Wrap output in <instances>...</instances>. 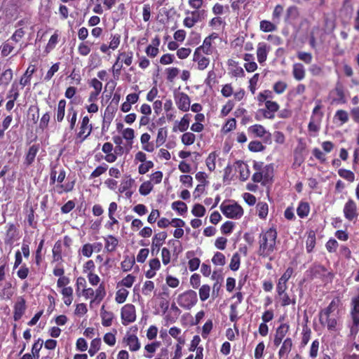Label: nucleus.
I'll return each mask as SVG.
<instances>
[{"instance_id": "nucleus-1", "label": "nucleus", "mask_w": 359, "mask_h": 359, "mask_svg": "<svg viewBox=\"0 0 359 359\" xmlns=\"http://www.w3.org/2000/svg\"><path fill=\"white\" fill-rule=\"evenodd\" d=\"M278 233L274 227L269 228L265 231H262L259 236V248L257 253L259 256L269 259L271 260L270 256L276 250V240Z\"/></svg>"}, {"instance_id": "nucleus-2", "label": "nucleus", "mask_w": 359, "mask_h": 359, "mask_svg": "<svg viewBox=\"0 0 359 359\" xmlns=\"http://www.w3.org/2000/svg\"><path fill=\"white\" fill-rule=\"evenodd\" d=\"M322 108L321 101L320 100H317L308 124V131L313 137L318 133L321 128V123L324 115L321 111Z\"/></svg>"}, {"instance_id": "nucleus-3", "label": "nucleus", "mask_w": 359, "mask_h": 359, "mask_svg": "<svg viewBox=\"0 0 359 359\" xmlns=\"http://www.w3.org/2000/svg\"><path fill=\"white\" fill-rule=\"evenodd\" d=\"M219 208L223 215L230 219H240L244 213L243 208L236 202L231 203L223 202Z\"/></svg>"}, {"instance_id": "nucleus-4", "label": "nucleus", "mask_w": 359, "mask_h": 359, "mask_svg": "<svg viewBox=\"0 0 359 359\" xmlns=\"http://www.w3.org/2000/svg\"><path fill=\"white\" fill-rule=\"evenodd\" d=\"M198 302L197 294L194 290H189L179 294L177 303L183 309L189 310Z\"/></svg>"}, {"instance_id": "nucleus-5", "label": "nucleus", "mask_w": 359, "mask_h": 359, "mask_svg": "<svg viewBox=\"0 0 359 359\" xmlns=\"http://www.w3.org/2000/svg\"><path fill=\"white\" fill-rule=\"evenodd\" d=\"M358 294L351 299V316L353 325L351 327V333H356L359 327V287L357 289Z\"/></svg>"}, {"instance_id": "nucleus-6", "label": "nucleus", "mask_w": 359, "mask_h": 359, "mask_svg": "<svg viewBox=\"0 0 359 359\" xmlns=\"http://www.w3.org/2000/svg\"><path fill=\"white\" fill-rule=\"evenodd\" d=\"M136 309L132 304H125L121 309V323L126 326L136 320Z\"/></svg>"}, {"instance_id": "nucleus-7", "label": "nucleus", "mask_w": 359, "mask_h": 359, "mask_svg": "<svg viewBox=\"0 0 359 359\" xmlns=\"http://www.w3.org/2000/svg\"><path fill=\"white\" fill-rule=\"evenodd\" d=\"M290 327V325L287 323H283L276 327L273 340V344L275 347L280 346L281 342L289 333Z\"/></svg>"}, {"instance_id": "nucleus-8", "label": "nucleus", "mask_w": 359, "mask_h": 359, "mask_svg": "<svg viewBox=\"0 0 359 359\" xmlns=\"http://www.w3.org/2000/svg\"><path fill=\"white\" fill-rule=\"evenodd\" d=\"M175 101L177 108L180 111L187 112L189 110L191 107V100L187 93L180 92L175 95Z\"/></svg>"}, {"instance_id": "nucleus-9", "label": "nucleus", "mask_w": 359, "mask_h": 359, "mask_svg": "<svg viewBox=\"0 0 359 359\" xmlns=\"http://www.w3.org/2000/svg\"><path fill=\"white\" fill-rule=\"evenodd\" d=\"M309 272L310 273L311 278H323L327 276H330V278L333 277V274L331 272H329L325 266L320 264H313L310 267Z\"/></svg>"}, {"instance_id": "nucleus-10", "label": "nucleus", "mask_w": 359, "mask_h": 359, "mask_svg": "<svg viewBox=\"0 0 359 359\" xmlns=\"http://www.w3.org/2000/svg\"><path fill=\"white\" fill-rule=\"evenodd\" d=\"M219 38V34L212 32L208 36L205 37L203 40V44L197 47L195 50L203 53L205 55H210L213 53V47L212 46V41Z\"/></svg>"}, {"instance_id": "nucleus-11", "label": "nucleus", "mask_w": 359, "mask_h": 359, "mask_svg": "<svg viewBox=\"0 0 359 359\" xmlns=\"http://www.w3.org/2000/svg\"><path fill=\"white\" fill-rule=\"evenodd\" d=\"M343 212L345 218L348 221H352L358 216L357 205L351 198H349L345 203Z\"/></svg>"}, {"instance_id": "nucleus-12", "label": "nucleus", "mask_w": 359, "mask_h": 359, "mask_svg": "<svg viewBox=\"0 0 359 359\" xmlns=\"http://www.w3.org/2000/svg\"><path fill=\"white\" fill-rule=\"evenodd\" d=\"M319 322L323 326H326L330 332L337 330L338 318L336 315L320 316Z\"/></svg>"}, {"instance_id": "nucleus-13", "label": "nucleus", "mask_w": 359, "mask_h": 359, "mask_svg": "<svg viewBox=\"0 0 359 359\" xmlns=\"http://www.w3.org/2000/svg\"><path fill=\"white\" fill-rule=\"evenodd\" d=\"M265 109H261V112L265 118L273 119L275 118V113L277 112L280 108L278 102L272 100L265 102Z\"/></svg>"}, {"instance_id": "nucleus-14", "label": "nucleus", "mask_w": 359, "mask_h": 359, "mask_svg": "<svg viewBox=\"0 0 359 359\" xmlns=\"http://www.w3.org/2000/svg\"><path fill=\"white\" fill-rule=\"evenodd\" d=\"M199 50H195L193 55V61L197 64V69L200 71L205 70L209 65L210 60L208 57Z\"/></svg>"}, {"instance_id": "nucleus-15", "label": "nucleus", "mask_w": 359, "mask_h": 359, "mask_svg": "<svg viewBox=\"0 0 359 359\" xmlns=\"http://www.w3.org/2000/svg\"><path fill=\"white\" fill-rule=\"evenodd\" d=\"M18 231L15 225L13 223H8L6 226L4 243L6 245H12L18 239Z\"/></svg>"}, {"instance_id": "nucleus-16", "label": "nucleus", "mask_w": 359, "mask_h": 359, "mask_svg": "<svg viewBox=\"0 0 359 359\" xmlns=\"http://www.w3.org/2000/svg\"><path fill=\"white\" fill-rule=\"evenodd\" d=\"M100 94V93L93 90L89 93L88 102H89L90 104L86 105L85 107L88 113L95 114L98 111L99 107L96 102L99 99Z\"/></svg>"}, {"instance_id": "nucleus-17", "label": "nucleus", "mask_w": 359, "mask_h": 359, "mask_svg": "<svg viewBox=\"0 0 359 359\" xmlns=\"http://www.w3.org/2000/svg\"><path fill=\"white\" fill-rule=\"evenodd\" d=\"M280 348L278 351V355L280 358H287L293 347V341L292 338L286 337L280 344Z\"/></svg>"}, {"instance_id": "nucleus-18", "label": "nucleus", "mask_w": 359, "mask_h": 359, "mask_svg": "<svg viewBox=\"0 0 359 359\" xmlns=\"http://www.w3.org/2000/svg\"><path fill=\"white\" fill-rule=\"evenodd\" d=\"M39 149L40 146L39 144H35L29 147L28 151L25 154V157L23 163L26 167L30 166L34 162L35 158L39 151Z\"/></svg>"}, {"instance_id": "nucleus-19", "label": "nucleus", "mask_w": 359, "mask_h": 359, "mask_svg": "<svg viewBox=\"0 0 359 359\" xmlns=\"http://www.w3.org/2000/svg\"><path fill=\"white\" fill-rule=\"evenodd\" d=\"M294 273V269L292 267H288L285 271L283 273V274L281 276V277L279 278L277 286H276V290H279L280 292H283V291H286L287 286V282L288 280L291 278L292 275Z\"/></svg>"}, {"instance_id": "nucleus-20", "label": "nucleus", "mask_w": 359, "mask_h": 359, "mask_svg": "<svg viewBox=\"0 0 359 359\" xmlns=\"http://www.w3.org/2000/svg\"><path fill=\"white\" fill-rule=\"evenodd\" d=\"M269 51L270 46L265 42H259L257 44V58L259 64H263L266 62Z\"/></svg>"}, {"instance_id": "nucleus-21", "label": "nucleus", "mask_w": 359, "mask_h": 359, "mask_svg": "<svg viewBox=\"0 0 359 359\" xmlns=\"http://www.w3.org/2000/svg\"><path fill=\"white\" fill-rule=\"evenodd\" d=\"M26 310V302L24 298L20 297L14 305L13 318L19 320Z\"/></svg>"}, {"instance_id": "nucleus-22", "label": "nucleus", "mask_w": 359, "mask_h": 359, "mask_svg": "<svg viewBox=\"0 0 359 359\" xmlns=\"http://www.w3.org/2000/svg\"><path fill=\"white\" fill-rule=\"evenodd\" d=\"M104 307V305H102L100 309L102 325L104 327H109L112 325L113 320L114 318V314L111 311L105 310Z\"/></svg>"}, {"instance_id": "nucleus-23", "label": "nucleus", "mask_w": 359, "mask_h": 359, "mask_svg": "<svg viewBox=\"0 0 359 359\" xmlns=\"http://www.w3.org/2000/svg\"><path fill=\"white\" fill-rule=\"evenodd\" d=\"M123 341L128 346L130 351H137L140 348L138 337L135 334H128L123 338Z\"/></svg>"}, {"instance_id": "nucleus-24", "label": "nucleus", "mask_w": 359, "mask_h": 359, "mask_svg": "<svg viewBox=\"0 0 359 359\" xmlns=\"http://www.w3.org/2000/svg\"><path fill=\"white\" fill-rule=\"evenodd\" d=\"M113 149V144L111 142H105L102 145V151L106 154L104 158L108 163H114L117 158L116 155L111 152Z\"/></svg>"}, {"instance_id": "nucleus-25", "label": "nucleus", "mask_w": 359, "mask_h": 359, "mask_svg": "<svg viewBox=\"0 0 359 359\" xmlns=\"http://www.w3.org/2000/svg\"><path fill=\"white\" fill-rule=\"evenodd\" d=\"M67 101L65 99L59 100L55 115V121L57 123H62L65 116V109Z\"/></svg>"}, {"instance_id": "nucleus-26", "label": "nucleus", "mask_w": 359, "mask_h": 359, "mask_svg": "<svg viewBox=\"0 0 359 359\" xmlns=\"http://www.w3.org/2000/svg\"><path fill=\"white\" fill-rule=\"evenodd\" d=\"M150 140L151 135L147 133H143L140 137L142 149L147 152H153L155 149L154 143L150 142Z\"/></svg>"}, {"instance_id": "nucleus-27", "label": "nucleus", "mask_w": 359, "mask_h": 359, "mask_svg": "<svg viewBox=\"0 0 359 359\" xmlns=\"http://www.w3.org/2000/svg\"><path fill=\"white\" fill-rule=\"evenodd\" d=\"M339 304H340L339 298V297L334 298L326 308H325L324 309L321 310L319 312V316H320L334 315L333 312L338 309Z\"/></svg>"}, {"instance_id": "nucleus-28", "label": "nucleus", "mask_w": 359, "mask_h": 359, "mask_svg": "<svg viewBox=\"0 0 359 359\" xmlns=\"http://www.w3.org/2000/svg\"><path fill=\"white\" fill-rule=\"evenodd\" d=\"M93 130V127L85 126L84 125H80L79 128V132L76 134V142H83L90 135Z\"/></svg>"}, {"instance_id": "nucleus-29", "label": "nucleus", "mask_w": 359, "mask_h": 359, "mask_svg": "<svg viewBox=\"0 0 359 359\" xmlns=\"http://www.w3.org/2000/svg\"><path fill=\"white\" fill-rule=\"evenodd\" d=\"M104 250L107 252H112L116 250L118 245V240L112 235H108L104 238Z\"/></svg>"}, {"instance_id": "nucleus-30", "label": "nucleus", "mask_w": 359, "mask_h": 359, "mask_svg": "<svg viewBox=\"0 0 359 359\" xmlns=\"http://www.w3.org/2000/svg\"><path fill=\"white\" fill-rule=\"evenodd\" d=\"M149 269L145 272V276L147 278H152L156 276V271L161 268V262L158 258H154L149 260Z\"/></svg>"}, {"instance_id": "nucleus-31", "label": "nucleus", "mask_w": 359, "mask_h": 359, "mask_svg": "<svg viewBox=\"0 0 359 359\" xmlns=\"http://www.w3.org/2000/svg\"><path fill=\"white\" fill-rule=\"evenodd\" d=\"M292 76L297 81H302L305 78L306 71L302 63H294L292 65Z\"/></svg>"}, {"instance_id": "nucleus-32", "label": "nucleus", "mask_w": 359, "mask_h": 359, "mask_svg": "<svg viewBox=\"0 0 359 359\" xmlns=\"http://www.w3.org/2000/svg\"><path fill=\"white\" fill-rule=\"evenodd\" d=\"M94 298L91 299L90 304L93 302H97L99 304L104 299L107 294L104 284L103 283H100L98 287L94 290Z\"/></svg>"}, {"instance_id": "nucleus-33", "label": "nucleus", "mask_w": 359, "mask_h": 359, "mask_svg": "<svg viewBox=\"0 0 359 359\" xmlns=\"http://www.w3.org/2000/svg\"><path fill=\"white\" fill-rule=\"evenodd\" d=\"M168 137V130L166 127L160 128L158 130L157 136L155 141V148L160 147L166 141Z\"/></svg>"}, {"instance_id": "nucleus-34", "label": "nucleus", "mask_w": 359, "mask_h": 359, "mask_svg": "<svg viewBox=\"0 0 359 359\" xmlns=\"http://www.w3.org/2000/svg\"><path fill=\"white\" fill-rule=\"evenodd\" d=\"M67 121L69 124V129L74 130L77 121V111L73 106L69 107L67 109Z\"/></svg>"}, {"instance_id": "nucleus-35", "label": "nucleus", "mask_w": 359, "mask_h": 359, "mask_svg": "<svg viewBox=\"0 0 359 359\" xmlns=\"http://www.w3.org/2000/svg\"><path fill=\"white\" fill-rule=\"evenodd\" d=\"M59 37H60L59 31L55 30L54 34L49 39L48 42L45 48V52L46 53H50L51 50H53L56 47V45L59 42Z\"/></svg>"}, {"instance_id": "nucleus-36", "label": "nucleus", "mask_w": 359, "mask_h": 359, "mask_svg": "<svg viewBox=\"0 0 359 359\" xmlns=\"http://www.w3.org/2000/svg\"><path fill=\"white\" fill-rule=\"evenodd\" d=\"M277 23L266 20H262L259 22V29L264 32H273L277 30Z\"/></svg>"}, {"instance_id": "nucleus-37", "label": "nucleus", "mask_w": 359, "mask_h": 359, "mask_svg": "<svg viewBox=\"0 0 359 359\" xmlns=\"http://www.w3.org/2000/svg\"><path fill=\"white\" fill-rule=\"evenodd\" d=\"M310 212V206L309 203L300 201L297 208V214L300 218L306 217Z\"/></svg>"}, {"instance_id": "nucleus-38", "label": "nucleus", "mask_w": 359, "mask_h": 359, "mask_svg": "<svg viewBox=\"0 0 359 359\" xmlns=\"http://www.w3.org/2000/svg\"><path fill=\"white\" fill-rule=\"evenodd\" d=\"M116 57L119 58L121 62L124 63L127 66H130L133 63V53L132 51L119 52Z\"/></svg>"}, {"instance_id": "nucleus-39", "label": "nucleus", "mask_w": 359, "mask_h": 359, "mask_svg": "<svg viewBox=\"0 0 359 359\" xmlns=\"http://www.w3.org/2000/svg\"><path fill=\"white\" fill-rule=\"evenodd\" d=\"M52 252L53 259L54 262H59L62 260V244L60 241H57L55 242Z\"/></svg>"}, {"instance_id": "nucleus-40", "label": "nucleus", "mask_w": 359, "mask_h": 359, "mask_svg": "<svg viewBox=\"0 0 359 359\" xmlns=\"http://www.w3.org/2000/svg\"><path fill=\"white\" fill-rule=\"evenodd\" d=\"M249 133L253 134L255 137H264L266 134L264 127L260 124H255L248 128Z\"/></svg>"}, {"instance_id": "nucleus-41", "label": "nucleus", "mask_w": 359, "mask_h": 359, "mask_svg": "<svg viewBox=\"0 0 359 359\" xmlns=\"http://www.w3.org/2000/svg\"><path fill=\"white\" fill-rule=\"evenodd\" d=\"M34 65H29L27 69L24 76L21 78L20 83L24 87L30 82L32 74L35 72Z\"/></svg>"}, {"instance_id": "nucleus-42", "label": "nucleus", "mask_w": 359, "mask_h": 359, "mask_svg": "<svg viewBox=\"0 0 359 359\" xmlns=\"http://www.w3.org/2000/svg\"><path fill=\"white\" fill-rule=\"evenodd\" d=\"M316 233L313 231H310L308 233L306 241V248L307 252L310 253L313 251L316 246Z\"/></svg>"}, {"instance_id": "nucleus-43", "label": "nucleus", "mask_w": 359, "mask_h": 359, "mask_svg": "<svg viewBox=\"0 0 359 359\" xmlns=\"http://www.w3.org/2000/svg\"><path fill=\"white\" fill-rule=\"evenodd\" d=\"M135 263V259L134 257L125 256L123 262L121 263V269L124 272L129 271L132 269Z\"/></svg>"}, {"instance_id": "nucleus-44", "label": "nucleus", "mask_w": 359, "mask_h": 359, "mask_svg": "<svg viewBox=\"0 0 359 359\" xmlns=\"http://www.w3.org/2000/svg\"><path fill=\"white\" fill-rule=\"evenodd\" d=\"M311 330L307 325L303 327L302 332V339L300 342L301 347H305L311 339Z\"/></svg>"}, {"instance_id": "nucleus-45", "label": "nucleus", "mask_w": 359, "mask_h": 359, "mask_svg": "<svg viewBox=\"0 0 359 359\" xmlns=\"http://www.w3.org/2000/svg\"><path fill=\"white\" fill-rule=\"evenodd\" d=\"M278 296L280 298L281 300V306H287L290 304L294 305L296 304L295 299H291L287 293H286L285 291H283V292H280L279 290H276Z\"/></svg>"}, {"instance_id": "nucleus-46", "label": "nucleus", "mask_w": 359, "mask_h": 359, "mask_svg": "<svg viewBox=\"0 0 359 359\" xmlns=\"http://www.w3.org/2000/svg\"><path fill=\"white\" fill-rule=\"evenodd\" d=\"M334 119L337 120L340 122V125L342 126L347 123L349 120L348 114L346 110L338 109L334 116Z\"/></svg>"}, {"instance_id": "nucleus-47", "label": "nucleus", "mask_w": 359, "mask_h": 359, "mask_svg": "<svg viewBox=\"0 0 359 359\" xmlns=\"http://www.w3.org/2000/svg\"><path fill=\"white\" fill-rule=\"evenodd\" d=\"M167 238V233L161 231L156 233L152 238V243L156 247H161Z\"/></svg>"}, {"instance_id": "nucleus-48", "label": "nucleus", "mask_w": 359, "mask_h": 359, "mask_svg": "<svg viewBox=\"0 0 359 359\" xmlns=\"http://www.w3.org/2000/svg\"><path fill=\"white\" fill-rule=\"evenodd\" d=\"M191 116L190 114H185L181 118L177 126V128L180 132H185L189 128Z\"/></svg>"}, {"instance_id": "nucleus-49", "label": "nucleus", "mask_w": 359, "mask_h": 359, "mask_svg": "<svg viewBox=\"0 0 359 359\" xmlns=\"http://www.w3.org/2000/svg\"><path fill=\"white\" fill-rule=\"evenodd\" d=\"M257 210L258 211V216L261 219H265L268 215L269 206L265 202H259L257 204Z\"/></svg>"}, {"instance_id": "nucleus-50", "label": "nucleus", "mask_w": 359, "mask_h": 359, "mask_svg": "<svg viewBox=\"0 0 359 359\" xmlns=\"http://www.w3.org/2000/svg\"><path fill=\"white\" fill-rule=\"evenodd\" d=\"M129 292L125 288H120L116 292L115 300L118 304H122L126 302Z\"/></svg>"}, {"instance_id": "nucleus-51", "label": "nucleus", "mask_w": 359, "mask_h": 359, "mask_svg": "<svg viewBox=\"0 0 359 359\" xmlns=\"http://www.w3.org/2000/svg\"><path fill=\"white\" fill-rule=\"evenodd\" d=\"M172 208L182 215L187 212V206L185 203L181 201H177L172 203Z\"/></svg>"}, {"instance_id": "nucleus-52", "label": "nucleus", "mask_w": 359, "mask_h": 359, "mask_svg": "<svg viewBox=\"0 0 359 359\" xmlns=\"http://www.w3.org/2000/svg\"><path fill=\"white\" fill-rule=\"evenodd\" d=\"M338 175L349 182H353L355 180V174L351 170L341 168L338 170Z\"/></svg>"}, {"instance_id": "nucleus-53", "label": "nucleus", "mask_w": 359, "mask_h": 359, "mask_svg": "<svg viewBox=\"0 0 359 359\" xmlns=\"http://www.w3.org/2000/svg\"><path fill=\"white\" fill-rule=\"evenodd\" d=\"M101 346V339L100 338L93 339L90 342V346L88 350V353L90 356L95 354L100 350Z\"/></svg>"}, {"instance_id": "nucleus-54", "label": "nucleus", "mask_w": 359, "mask_h": 359, "mask_svg": "<svg viewBox=\"0 0 359 359\" xmlns=\"http://www.w3.org/2000/svg\"><path fill=\"white\" fill-rule=\"evenodd\" d=\"M284 8L282 5L278 4L275 6L272 13V20L274 22L278 24L280 22V17L283 13Z\"/></svg>"}, {"instance_id": "nucleus-55", "label": "nucleus", "mask_w": 359, "mask_h": 359, "mask_svg": "<svg viewBox=\"0 0 359 359\" xmlns=\"http://www.w3.org/2000/svg\"><path fill=\"white\" fill-rule=\"evenodd\" d=\"M200 299L202 302L206 301L210 297V287L208 285H203L198 291Z\"/></svg>"}, {"instance_id": "nucleus-56", "label": "nucleus", "mask_w": 359, "mask_h": 359, "mask_svg": "<svg viewBox=\"0 0 359 359\" xmlns=\"http://www.w3.org/2000/svg\"><path fill=\"white\" fill-rule=\"evenodd\" d=\"M241 264V257L238 252L233 255L231 262L229 264V268L231 270L236 271L238 270Z\"/></svg>"}, {"instance_id": "nucleus-57", "label": "nucleus", "mask_w": 359, "mask_h": 359, "mask_svg": "<svg viewBox=\"0 0 359 359\" xmlns=\"http://www.w3.org/2000/svg\"><path fill=\"white\" fill-rule=\"evenodd\" d=\"M181 140L184 145L189 146L194 143L196 135L191 132H187L182 135Z\"/></svg>"}, {"instance_id": "nucleus-58", "label": "nucleus", "mask_w": 359, "mask_h": 359, "mask_svg": "<svg viewBox=\"0 0 359 359\" xmlns=\"http://www.w3.org/2000/svg\"><path fill=\"white\" fill-rule=\"evenodd\" d=\"M213 328V323L211 319L208 320L203 325L201 336L203 339H207Z\"/></svg>"}, {"instance_id": "nucleus-59", "label": "nucleus", "mask_w": 359, "mask_h": 359, "mask_svg": "<svg viewBox=\"0 0 359 359\" xmlns=\"http://www.w3.org/2000/svg\"><path fill=\"white\" fill-rule=\"evenodd\" d=\"M216 157L217 154L215 152H211L205 160L206 165L210 171L215 170L216 168Z\"/></svg>"}, {"instance_id": "nucleus-60", "label": "nucleus", "mask_w": 359, "mask_h": 359, "mask_svg": "<svg viewBox=\"0 0 359 359\" xmlns=\"http://www.w3.org/2000/svg\"><path fill=\"white\" fill-rule=\"evenodd\" d=\"M135 281V276L133 274H128L118 283V285H121L130 288L133 286Z\"/></svg>"}, {"instance_id": "nucleus-61", "label": "nucleus", "mask_w": 359, "mask_h": 359, "mask_svg": "<svg viewBox=\"0 0 359 359\" xmlns=\"http://www.w3.org/2000/svg\"><path fill=\"white\" fill-rule=\"evenodd\" d=\"M287 88V84L283 81H278L273 86V91L278 95L283 94L286 90Z\"/></svg>"}, {"instance_id": "nucleus-62", "label": "nucleus", "mask_w": 359, "mask_h": 359, "mask_svg": "<svg viewBox=\"0 0 359 359\" xmlns=\"http://www.w3.org/2000/svg\"><path fill=\"white\" fill-rule=\"evenodd\" d=\"M91 51L90 46L88 44V41H83L78 46V53L81 56H87Z\"/></svg>"}, {"instance_id": "nucleus-63", "label": "nucleus", "mask_w": 359, "mask_h": 359, "mask_svg": "<svg viewBox=\"0 0 359 359\" xmlns=\"http://www.w3.org/2000/svg\"><path fill=\"white\" fill-rule=\"evenodd\" d=\"M153 189V185L150 181L143 182L139 189L140 194L142 196L148 195Z\"/></svg>"}, {"instance_id": "nucleus-64", "label": "nucleus", "mask_w": 359, "mask_h": 359, "mask_svg": "<svg viewBox=\"0 0 359 359\" xmlns=\"http://www.w3.org/2000/svg\"><path fill=\"white\" fill-rule=\"evenodd\" d=\"M248 149L252 152L262 151L265 149V147L259 141H251L248 144Z\"/></svg>"}]
</instances>
